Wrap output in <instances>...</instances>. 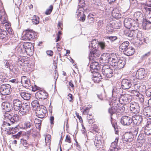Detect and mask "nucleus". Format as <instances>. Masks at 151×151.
I'll return each instance as SVG.
<instances>
[{
	"label": "nucleus",
	"mask_w": 151,
	"mask_h": 151,
	"mask_svg": "<svg viewBox=\"0 0 151 151\" xmlns=\"http://www.w3.org/2000/svg\"><path fill=\"white\" fill-rule=\"evenodd\" d=\"M13 104L14 110L19 111V113L21 114H26L29 111V106L26 103L22 104V102L18 99L14 100Z\"/></svg>",
	"instance_id": "f257e3e1"
},
{
	"label": "nucleus",
	"mask_w": 151,
	"mask_h": 151,
	"mask_svg": "<svg viewBox=\"0 0 151 151\" xmlns=\"http://www.w3.org/2000/svg\"><path fill=\"white\" fill-rule=\"evenodd\" d=\"M30 43L21 42L18 45L17 49V51L21 54L32 55L33 52Z\"/></svg>",
	"instance_id": "f03ea898"
},
{
	"label": "nucleus",
	"mask_w": 151,
	"mask_h": 151,
	"mask_svg": "<svg viewBox=\"0 0 151 151\" xmlns=\"http://www.w3.org/2000/svg\"><path fill=\"white\" fill-rule=\"evenodd\" d=\"M7 19L6 15L5 12L1 11L0 10V27L5 29L9 33L12 34V29L10 27L11 24L7 22Z\"/></svg>",
	"instance_id": "7ed1b4c3"
},
{
	"label": "nucleus",
	"mask_w": 151,
	"mask_h": 151,
	"mask_svg": "<svg viewBox=\"0 0 151 151\" xmlns=\"http://www.w3.org/2000/svg\"><path fill=\"white\" fill-rule=\"evenodd\" d=\"M12 91L11 86L9 84H3L0 87V93L1 94L6 95L10 94Z\"/></svg>",
	"instance_id": "20e7f679"
},
{
	"label": "nucleus",
	"mask_w": 151,
	"mask_h": 151,
	"mask_svg": "<svg viewBox=\"0 0 151 151\" xmlns=\"http://www.w3.org/2000/svg\"><path fill=\"white\" fill-rule=\"evenodd\" d=\"M39 109L35 111L36 115L38 118H43L45 116L47 113L46 108L43 106L41 105Z\"/></svg>",
	"instance_id": "39448f33"
},
{
	"label": "nucleus",
	"mask_w": 151,
	"mask_h": 151,
	"mask_svg": "<svg viewBox=\"0 0 151 151\" xmlns=\"http://www.w3.org/2000/svg\"><path fill=\"white\" fill-rule=\"evenodd\" d=\"M131 96L128 94H124L121 96L119 99L121 104H126L131 101Z\"/></svg>",
	"instance_id": "423d86ee"
},
{
	"label": "nucleus",
	"mask_w": 151,
	"mask_h": 151,
	"mask_svg": "<svg viewBox=\"0 0 151 151\" xmlns=\"http://www.w3.org/2000/svg\"><path fill=\"white\" fill-rule=\"evenodd\" d=\"M147 73V71L144 69L142 68L139 69L136 73V78L139 79H142L145 78Z\"/></svg>",
	"instance_id": "0eeeda50"
},
{
	"label": "nucleus",
	"mask_w": 151,
	"mask_h": 151,
	"mask_svg": "<svg viewBox=\"0 0 151 151\" xmlns=\"http://www.w3.org/2000/svg\"><path fill=\"white\" fill-rule=\"evenodd\" d=\"M130 109L134 114H137L140 111V107L138 104L135 102H132L130 103Z\"/></svg>",
	"instance_id": "6e6552de"
},
{
	"label": "nucleus",
	"mask_w": 151,
	"mask_h": 151,
	"mask_svg": "<svg viewBox=\"0 0 151 151\" xmlns=\"http://www.w3.org/2000/svg\"><path fill=\"white\" fill-rule=\"evenodd\" d=\"M35 37L34 33L32 30L26 31V34L22 37L23 39L25 40H31Z\"/></svg>",
	"instance_id": "1a4fd4ad"
},
{
	"label": "nucleus",
	"mask_w": 151,
	"mask_h": 151,
	"mask_svg": "<svg viewBox=\"0 0 151 151\" xmlns=\"http://www.w3.org/2000/svg\"><path fill=\"white\" fill-rule=\"evenodd\" d=\"M133 120L129 116H122L121 120L120 122L121 124L124 125H129L132 122Z\"/></svg>",
	"instance_id": "9d476101"
},
{
	"label": "nucleus",
	"mask_w": 151,
	"mask_h": 151,
	"mask_svg": "<svg viewBox=\"0 0 151 151\" xmlns=\"http://www.w3.org/2000/svg\"><path fill=\"white\" fill-rule=\"evenodd\" d=\"M47 93L45 91L40 90L37 92L35 96L37 99H44L47 98Z\"/></svg>",
	"instance_id": "9b49d317"
},
{
	"label": "nucleus",
	"mask_w": 151,
	"mask_h": 151,
	"mask_svg": "<svg viewBox=\"0 0 151 151\" xmlns=\"http://www.w3.org/2000/svg\"><path fill=\"white\" fill-rule=\"evenodd\" d=\"M89 51L90 54L89 57L91 59H95L99 57L100 54L99 53V51L97 49H90Z\"/></svg>",
	"instance_id": "f8f14e48"
},
{
	"label": "nucleus",
	"mask_w": 151,
	"mask_h": 151,
	"mask_svg": "<svg viewBox=\"0 0 151 151\" xmlns=\"http://www.w3.org/2000/svg\"><path fill=\"white\" fill-rule=\"evenodd\" d=\"M133 135L131 133H125L122 137L123 142L124 143L130 142L132 141Z\"/></svg>",
	"instance_id": "ddd939ff"
},
{
	"label": "nucleus",
	"mask_w": 151,
	"mask_h": 151,
	"mask_svg": "<svg viewBox=\"0 0 151 151\" xmlns=\"http://www.w3.org/2000/svg\"><path fill=\"white\" fill-rule=\"evenodd\" d=\"M16 62L18 65L25 66L28 63L27 59L23 56H20L17 58Z\"/></svg>",
	"instance_id": "4468645a"
},
{
	"label": "nucleus",
	"mask_w": 151,
	"mask_h": 151,
	"mask_svg": "<svg viewBox=\"0 0 151 151\" xmlns=\"http://www.w3.org/2000/svg\"><path fill=\"white\" fill-rule=\"evenodd\" d=\"M111 57V55H110L109 53H104L100 57V63H109Z\"/></svg>",
	"instance_id": "2eb2a0df"
},
{
	"label": "nucleus",
	"mask_w": 151,
	"mask_h": 151,
	"mask_svg": "<svg viewBox=\"0 0 151 151\" xmlns=\"http://www.w3.org/2000/svg\"><path fill=\"white\" fill-rule=\"evenodd\" d=\"M1 107L2 109L4 110L6 112H9L13 108L12 104L8 102H3Z\"/></svg>",
	"instance_id": "dca6fc26"
},
{
	"label": "nucleus",
	"mask_w": 151,
	"mask_h": 151,
	"mask_svg": "<svg viewBox=\"0 0 151 151\" xmlns=\"http://www.w3.org/2000/svg\"><path fill=\"white\" fill-rule=\"evenodd\" d=\"M21 82L25 88L28 89L31 86L30 80L25 76H23L21 78Z\"/></svg>",
	"instance_id": "f3484780"
},
{
	"label": "nucleus",
	"mask_w": 151,
	"mask_h": 151,
	"mask_svg": "<svg viewBox=\"0 0 151 151\" xmlns=\"http://www.w3.org/2000/svg\"><path fill=\"white\" fill-rule=\"evenodd\" d=\"M121 84L122 88L124 89H129L132 85L131 81L126 79L122 80Z\"/></svg>",
	"instance_id": "a211bd4d"
},
{
	"label": "nucleus",
	"mask_w": 151,
	"mask_h": 151,
	"mask_svg": "<svg viewBox=\"0 0 151 151\" xmlns=\"http://www.w3.org/2000/svg\"><path fill=\"white\" fill-rule=\"evenodd\" d=\"M11 124L9 122H6L4 121L3 124L2 125L1 129L2 130H5L7 132L12 130H13L14 129L13 127H9Z\"/></svg>",
	"instance_id": "6ab92c4d"
},
{
	"label": "nucleus",
	"mask_w": 151,
	"mask_h": 151,
	"mask_svg": "<svg viewBox=\"0 0 151 151\" xmlns=\"http://www.w3.org/2000/svg\"><path fill=\"white\" fill-rule=\"evenodd\" d=\"M103 142L102 138L100 136L96 137L94 141V144L96 147L98 148H100L102 146Z\"/></svg>",
	"instance_id": "aec40b11"
},
{
	"label": "nucleus",
	"mask_w": 151,
	"mask_h": 151,
	"mask_svg": "<svg viewBox=\"0 0 151 151\" xmlns=\"http://www.w3.org/2000/svg\"><path fill=\"white\" fill-rule=\"evenodd\" d=\"M133 122L136 124L139 125L142 121V118L141 116L135 115L133 116Z\"/></svg>",
	"instance_id": "412c9836"
},
{
	"label": "nucleus",
	"mask_w": 151,
	"mask_h": 151,
	"mask_svg": "<svg viewBox=\"0 0 151 151\" xmlns=\"http://www.w3.org/2000/svg\"><path fill=\"white\" fill-rule=\"evenodd\" d=\"M102 78V76L99 73L95 72L93 73L92 80L95 83H99Z\"/></svg>",
	"instance_id": "4be33fe9"
},
{
	"label": "nucleus",
	"mask_w": 151,
	"mask_h": 151,
	"mask_svg": "<svg viewBox=\"0 0 151 151\" xmlns=\"http://www.w3.org/2000/svg\"><path fill=\"white\" fill-rule=\"evenodd\" d=\"M118 60V59L116 55L114 54H112L111 55L110 58V61L109 63L112 66L116 67L117 63Z\"/></svg>",
	"instance_id": "5701e85b"
},
{
	"label": "nucleus",
	"mask_w": 151,
	"mask_h": 151,
	"mask_svg": "<svg viewBox=\"0 0 151 151\" xmlns=\"http://www.w3.org/2000/svg\"><path fill=\"white\" fill-rule=\"evenodd\" d=\"M119 138L116 137L115 140L111 144V145L109 148V151H118V149L116 147Z\"/></svg>",
	"instance_id": "b1692460"
},
{
	"label": "nucleus",
	"mask_w": 151,
	"mask_h": 151,
	"mask_svg": "<svg viewBox=\"0 0 151 151\" xmlns=\"http://www.w3.org/2000/svg\"><path fill=\"white\" fill-rule=\"evenodd\" d=\"M129 42L127 41H125L122 43L119 46L120 50L122 52H124L129 47Z\"/></svg>",
	"instance_id": "393cba45"
},
{
	"label": "nucleus",
	"mask_w": 151,
	"mask_h": 151,
	"mask_svg": "<svg viewBox=\"0 0 151 151\" xmlns=\"http://www.w3.org/2000/svg\"><path fill=\"white\" fill-rule=\"evenodd\" d=\"M20 95L24 100H28L30 99L31 94L25 91L20 92Z\"/></svg>",
	"instance_id": "a878e982"
},
{
	"label": "nucleus",
	"mask_w": 151,
	"mask_h": 151,
	"mask_svg": "<svg viewBox=\"0 0 151 151\" xmlns=\"http://www.w3.org/2000/svg\"><path fill=\"white\" fill-rule=\"evenodd\" d=\"M133 21V19L131 18H126L124 21L125 27L128 29H130L131 27V24Z\"/></svg>",
	"instance_id": "bb28decb"
},
{
	"label": "nucleus",
	"mask_w": 151,
	"mask_h": 151,
	"mask_svg": "<svg viewBox=\"0 0 151 151\" xmlns=\"http://www.w3.org/2000/svg\"><path fill=\"white\" fill-rule=\"evenodd\" d=\"M143 114L147 117L151 116V107H146L143 110Z\"/></svg>",
	"instance_id": "cd10ccee"
},
{
	"label": "nucleus",
	"mask_w": 151,
	"mask_h": 151,
	"mask_svg": "<svg viewBox=\"0 0 151 151\" xmlns=\"http://www.w3.org/2000/svg\"><path fill=\"white\" fill-rule=\"evenodd\" d=\"M104 76L107 78H111L113 75V70L112 69L105 70L102 73Z\"/></svg>",
	"instance_id": "c85d7f7f"
},
{
	"label": "nucleus",
	"mask_w": 151,
	"mask_h": 151,
	"mask_svg": "<svg viewBox=\"0 0 151 151\" xmlns=\"http://www.w3.org/2000/svg\"><path fill=\"white\" fill-rule=\"evenodd\" d=\"M125 64V60L119 59L117 63L116 68L117 69H120L123 68Z\"/></svg>",
	"instance_id": "c756f323"
},
{
	"label": "nucleus",
	"mask_w": 151,
	"mask_h": 151,
	"mask_svg": "<svg viewBox=\"0 0 151 151\" xmlns=\"http://www.w3.org/2000/svg\"><path fill=\"white\" fill-rule=\"evenodd\" d=\"M134 50L132 47H129L124 52V54L127 56H130L134 54Z\"/></svg>",
	"instance_id": "7c9ffc66"
},
{
	"label": "nucleus",
	"mask_w": 151,
	"mask_h": 151,
	"mask_svg": "<svg viewBox=\"0 0 151 151\" xmlns=\"http://www.w3.org/2000/svg\"><path fill=\"white\" fill-rule=\"evenodd\" d=\"M1 28H0V38L2 39H5V40L8 39L7 36V33L6 31L4 29H2Z\"/></svg>",
	"instance_id": "2f4dec72"
},
{
	"label": "nucleus",
	"mask_w": 151,
	"mask_h": 151,
	"mask_svg": "<svg viewBox=\"0 0 151 151\" xmlns=\"http://www.w3.org/2000/svg\"><path fill=\"white\" fill-rule=\"evenodd\" d=\"M134 29L132 28V30H129L128 29L124 31V34L127 36L132 37H134V35L135 30Z\"/></svg>",
	"instance_id": "473e14b6"
},
{
	"label": "nucleus",
	"mask_w": 151,
	"mask_h": 151,
	"mask_svg": "<svg viewBox=\"0 0 151 151\" xmlns=\"http://www.w3.org/2000/svg\"><path fill=\"white\" fill-rule=\"evenodd\" d=\"M98 42L96 40H93L90 43L89 47L90 49H96L97 47H98Z\"/></svg>",
	"instance_id": "72a5a7b5"
},
{
	"label": "nucleus",
	"mask_w": 151,
	"mask_h": 151,
	"mask_svg": "<svg viewBox=\"0 0 151 151\" xmlns=\"http://www.w3.org/2000/svg\"><path fill=\"white\" fill-rule=\"evenodd\" d=\"M31 105L33 109L36 111L40 107L39 101L37 100H35L32 101Z\"/></svg>",
	"instance_id": "f704fd0d"
},
{
	"label": "nucleus",
	"mask_w": 151,
	"mask_h": 151,
	"mask_svg": "<svg viewBox=\"0 0 151 151\" xmlns=\"http://www.w3.org/2000/svg\"><path fill=\"white\" fill-rule=\"evenodd\" d=\"M34 127L33 122H32L31 119L26 122L24 124V129H29Z\"/></svg>",
	"instance_id": "c9c22d12"
},
{
	"label": "nucleus",
	"mask_w": 151,
	"mask_h": 151,
	"mask_svg": "<svg viewBox=\"0 0 151 151\" xmlns=\"http://www.w3.org/2000/svg\"><path fill=\"white\" fill-rule=\"evenodd\" d=\"M78 7V8L76 11V17H80L79 16L85 14V12H84V7Z\"/></svg>",
	"instance_id": "e433bc0d"
},
{
	"label": "nucleus",
	"mask_w": 151,
	"mask_h": 151,
	"mask_svg": "<svg viewBox=\"0 0 151 151\" xmlns=\"http://www.w3.org/2000/svg\"><path fill=\"white\" fill-rule=\"evenodd\" d=\"M120 90H121V89L119 88H114L112 91V96L116 97L117 96H119L120 94Z\"/></svg>",
	"instance_id": "4c0bfd02"
},
{
	"label": "nucleus",
	"mask_w": 151,
	"mask_h": 151,
	"mask_svg": "<svg viewBox=\"0 0 151 151\" xmlns=\"http://www.w3.org/2000/svg\"><path fill=\"white\" fill-rule=\"evenodd\" d=\"M90 68L92 70H98L99 69V64L96 62L92 63L90 65Z\"/></svg>",
	"instance_id": "58836bf2"
},
{
	"label": "nucleus",
	"mask_w": 151,
	"mask_h": 151,
	"mask_svg": "<svg viewBox=\"0 0 151 151\" xmlns=\"http://www.w3.org/2000/svg\"><path fill=\"white\" fill-rule=\"evenodd\" d=\"M19 119L18 116L17 114H14L13 116L12 115L11 118L10 120V122L11 124H13L15 122H17Z\"/></svg>",
	"instance_id": "ea45409f"
},
{
	"label": "nucleus",
	"mask_w": 151,
	"mask_h": 151,
	"mask_svg": "<svg viewBox=\"0 0 151 151\" xmlns=\"http://www.w3.org/2000/svg\"><path fill=\"white\" fill-rule=\"evenodd\" d=\"M144 132L146 135L151 134V124L147 125L145 129Z\"/></svg>",
	"instance_id": "a19ab883"
},
{
	"label": "nucleus",
	"mask_w": 151,
	"mask_h": 151,
	"mask_svg": "<svg viewBox=\"0 0 151 151\" xmlns=\"http://www.w3.org/2000/svg\"><path fill=\"white\" fill-rule=\"evenodd\" d=\"M138 142L140 144H142L145 142V139L144 134H139L137 138Z\"/></svg>",
	"instance_id": "79ce46f5"
},
{
	"label": "nucleus",
	"mask_w": 151,
	"mask_h": 151,
	"mask_svg": "<svg viewBox=\"0 0 151 151\" xmlns=\"http://www.w3.org/2000/svg\"><path fill=\"white\" fill-rule=\"evenodd\" d=\"M3 62L4 64L3 66L4 69L6 70L9 68L10 70H11V69L10 68V65L8 62V60H5L3 61Z\"/></svg>",
	"instance_id": "37998d69"
},
{
	"label": "nucleus",
	"mask_w": 151,
	"mask_h": 151,
	"mask_svg": "<svg viewBox=\"0 0 151 151\" xmlns=\"http://www.w3.org/2000/svg\"><path fill=\"white\" fill-rule=\"evenodd\" d=\"M135 37L137 38V39L140 40L142 38V34L141 32L137 30H135L134 37Z\"/></svg>",
	"instance_id": "c03bdc74"
},
{
	"label": "nucleus",
	"mask_w": 151,
	"mask_h": 151,
	"mask_svg": "<svg viewBox=\"0 0 151 151\" xmlns=\"http://www.w3.org/2000/svg\"><path fill=\"white\" fill-rule=\"evenodd\" d=\"M138 27V24L136 21L133 20L132 23L131 24V28H132L134 30H136Z\"/></svg>",
	"instance_id": "a18cd8bd"
},
{
	"label": "nucleus",
	"mask_w": 151,
	"mask_h": 151,
	"mask_svg": "<svg viewBox=\"0 0 151 151\" xmlns=\"http://www.w3.org/2000/svg\"><path fill=\"white\" fill-rule=\"evenodd\" d=\"M32 22L34 24H37L39 22V18L36 16H34L32 19Z\"/></svg>",
	"instance_id": "49530a36"
},
{
	"label": "nucleus",
	"mask_w": 151,
	"mask_h": 151,
	"mask_svg": "<svg viewBox=\"0 0 151 151\" xmlns=\"http://www.w3.org/2000/svg\"><path fill=\"white\" fill-rule=\"evenodd\" d=\"M9 112H6L5 113L3 116H4L3 118L4 120H8L9 121L10 118H11L12 115L9 113Z\"/></svg>",
	"instance_id": "de8ad7c7"
},
{
	"label": "nucleus",
	"mask_w": 151,
	"mask_h": 151,
	"mask_svg": "<svg viewBox=\"0 0 151 151\" xmlns=\"http://www.w3.org/2000/svg\"><path fill=\"white\" fill-rule=\"evenodd\" d=\"M98 48L100 47L101 50H104L106 47L105 43L104 42H98Z\"/></svg>",
	"instance_id": "09e8293b"
},
{
	"label": "nucleus",
	"mask_w": 151,
	"mask_h": 151,
	"mask_svg": "<svg viewBox=\"0 0 151 151\" xmlns=\"http://www.w3.org/2000/svg\"><path fill=\"white\" fill-rule=\"evenodd\" d=\"M142 16V15L141 13L139 12H136L134 14V16L137 20H138Z\"/></svg>",
	"instance_id": "8fccbe9b"
},
{
	"label": "nucleus",
	"mask_w": 151,
	"mask_h": 151,
	"mask_svg": "<svg viewBox=\"0 0 151 151\" xmlns=\"http://www.w3.org/2000/svg\"><path fill=\"white\" fill-rule=\"evenodd\" d=\"M114 29L111 26L108 25L106 27V32L108 33H111L113 32Z\"/></svg>",
	"instance_id": "3c124183"
},
{
	"label": "nucleus",
	"mask_w": 151,
	"mask_h": 151,
	"mask_svg": "<svg viewBox=\"0 0 151 151\" xmlns=\"http://www.w3.org/2000/svg\"><path fill=\"white\" fill-rule=\"evenodd\" d=\"M78 7H84L85 5L84 0H78Z\"/></svg>",
	"instance_id": "603ef678"
},
{
	"label": "nucleus",
	"mask_w": 151,
	"mask_h": 151,
	"mask_svg": "<svg viewBox=\"0 0 151 151\" xmlns=\"http://www.w3.org/2000/svg\"><path fill=\"white\" fill-rule=\"evenodd\" d=\"M80 17H76V18L78 19V20L82 22H84L86 19V16L85 14L79 16Z\"/></svg>",
	"instance_id": "864d4df0"
},
{
	"label": "nucleus",
	"mask_w": 151,
	"mask_h": 151,
	"mask_svg": "<svg viewBox=\"0 0 151 151\" xmlns=\"http://www.w3.org/2000/svg\"><path fill=\"white\" fill-rule=\"evenodd\" d=\"M53 8V6L52 5H50L49 7V8L46 10L45 12V14L46 15L50 14L52 12Z\"/></svg>",
	"instance_id": "5fc2aeb1"
},
{
	"label": "nucleus",
	"mask_w": 151,
	"mask_h": 151,
	"mask_svg": "<svg viewBox=\"0 0 151 151\" xmlns=\"http://www.w3.org/2000/svg\"><path fill=\"white\" fill-rule=\"evenodd\" d=\"M21 143L25 147H28L29 145V144L27 143V141L25 139H21Z\"/></svg>",
	"instance_id": "6e6d98bb"
},
{
	"label": "nucleus",
	"mask_w": 151,
	"mask_h": 151,
	"mask_svg": "<svg viewBox=\"0 0 151 151\" xmlns=\"http://www.w3.org/2000/svg\"><path fill=\"white\" fill-rule=\"evenodd\" d=\"M108 111L111 116L116 112V109L114 107H111V108H109V109Z\"/></svg>",
	"instance_id": "4d7b16f0"
},
{
	"label": "nucleus",
	"mask_w": 151,
	"mask_h": 151,
	"mask_svg": "<svg viewBox=\"0 0 151 151\" xmlns=\"http://www.w3.org/2000/svg\"><path fill=\"white\" fill-rule=\"evenodd\" d=\"M51 136L50 135H46L45 137V142L46 144L50 143L51 141Z\"/></svg>",
	"instance_id": "13d9d810"
},
{
	"label": "nucleus",
	"mask_w": 151,
	"mask_h": 151,
	"mask_svg": "<svg viewBox=\"0 0 151 151\" xmlns=\"http://www.w3.org/2000/svg\"><path fill=\"white\" fill-rule=\"evenodd\" d=\"M111 69V68L109 66L106 65H103V66L102 67V73L104 72V71H105V70H108Z\"/></svg>",
	"instance_id": "bf43d9fd"
},
{
	"label": "nucleus",
	"mask_w": 151,
	"mask_h": 151,
	"mask_svg": "<svg viewBox=\"0 0 151 151\" xmlns=\"http://www.w3.org/2000/svg\"><path fill=\"white\" fill-rule=\"evenodd\" d=\"M106 38L107 39H109L111 42H113L114 41L116 40L117 39V37L116 36H110V37H107Z\"/></svg>",
	"instance_id": "052dcab7"
},
{
	"label": "nucleus",
	"mask_w": 151,
	"mask_h": 151,
	"mask_svg": "<svg viewBox=\"0 0 151 151\" xmlns=\"http://www.w3.org/2000/svg\"><path fill=\"white\" fill-rule=\"evenodd\" d=\"M35 130L33 127L32 128H31L30 130H29L27 131V133L30 134H35Z\"/></svg>",
	"instance_id": "680f3d73"
},
{
	"label": "nucleus",
	"mask_w": 151,
	"mask_h": 151,
	"mask_svg": "<svg viewBox=\"0 0 151 151\" xmlns=\"http://www.w3.org/2000/svg\"><path fill=\"white\" fill-rule=\"evenodd\" d=\"M112 15L113 17L117 18H119V13H116L115 11L114 10L112 12Z\"/></svg>",
	"instance_id": "e2e57ef3"
},
{
	"label": "nucleus",
	"mask_w": 151,
	"mask_h": 151,
	"mask_svg": "<svg viewBox=\"0 0 151 151\" xmlns=\"http://www.w3.org/2000/svg\"><path fill=\"white\" fill-rule=\"evenodd\" d=\"M104 24V21L102 20H99L97 22V25L98 27H101Z\"/></svg>",
	"instance_id": "0e129e2a"
},
{
	"label": "nucleus",
	"mask_w": 151,
	"mask_h": 151,
	"mask_svg": "<svg viewBox=\"0 0 151 151\" xmlns=\"http://www.w3.org/2000/svg\"><path fill=\"white\" fill-rule=\"evenodd\" d=\"M111 124L113 127H114L115 131V133L116 134H117L118 132V131L117 129V126L116 124H113L112 122H111Z\"/></svg>",
	"instance_id": "69168bd1"
},
{
	"label": "nucleus",
	"mask_w": 151,
	"mask_h": 151,
	"mask_svg": "<svg viewBox=\"0 0 151 151\" xmlns=\"http://www.w3.org/2000/svg\"><path fill=\"white\" fill-rule=\"evenodd\" d=\"M31 88H32V91H39L40 90L39 89L40 88L37 86L36 85H35L34 86H31Z\"/></svg>",
	"instance_id": "338daca9"
},
{
	"label": "nucleus",
	"mask_w": 151,
	"mask_h": 151,
	"mask_svg": "<svg viewBox=\"0 0 151 151\" xmlns=\"http://www.w3.org/2000/svg\"><path fill=\"white\" fill-rule=\"evenodd\" d=\"M65 142L69 143H70L71 142V139L70 136L69 135H67L66 136Z\"/></svg>",
	"instance_id": "774afa93"
}]
</instances>
